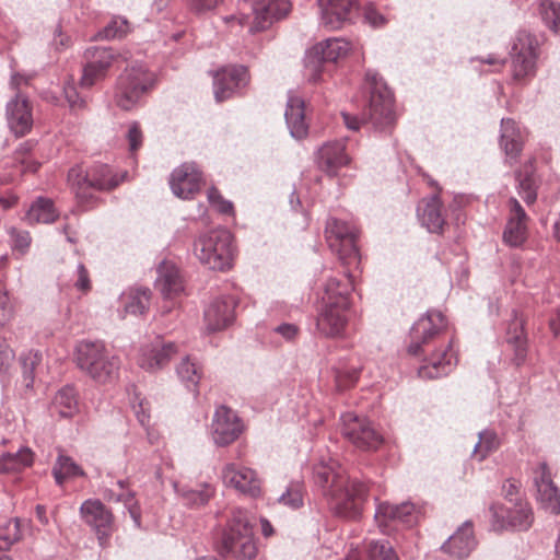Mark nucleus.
<instances>
[{
  "instance_id": "3c124183",
  "label": "nucleus",
  "mask_w": 560,
  "mask_h": 560,
  "mask_svg": "<svg viewBox=\"0 0 560 560\" xmlns=\"http://www.w3.org/2000/svg\"><path fill=\"white\" fill-rule=\"evenodd\" d=\"M369 560H399L392 544L386 539L372 540L368 549Z\"/></svg>"
},
{
  "instance_id": "69168bd1",
  "label": "nucleus",
  "mask_w": 560,
  "mask_h": 560,
  "mask_svg": "<svg viewBox=\"0 0 560 560\" xmlns=\"http://www.w3.org/2000/svg\"><path fill=\"white\" fill-rule=\"evenodd\" d=\"M135 415L139 423L147 428L150 423V413L148 409V402L144 399H140L137 405H132Z\"/></svg>"
},
{
  "instance_id": "9b49d317",
  "label": "nucleus",
  "mask_w": 560,
  "mask_h": 560,
  "mask_svg": "<svg viewBox=\"0 0 560 560\" xmlns=\"http://www.w3.org/2000/svg\"><path fill=\"white\" fill-rule=\"evenodd\" d=\"M351 49V43L342 37H330L310 48L304 57V75L312 83H317L326 63L343 59Z\"/></svg>"
},
{
  "instance_id": "412c9836",
  "label": "nucleus",
  "mask_w": 560,
  "mask_h": 560,
  "mask_svg": "<svg viewBox=\"0 0 560 560\" xmlns=\"http://www.w3.org/2000/svg\"><path fill=\"white\" fill-rule=\"evenodd\" d=\"M249 74L244 66H226L213 75V93L217 102H223L236 94L248 84Z\"/></svg>"
},
{
  "instance_id": "b1692460",
  "label": "nucleus",
  "mask_w": 560,
  "mask_h": 560,
  "mask_svg": "<svg viewBox=\"0 0 560 560\" xmlns=\"http://www.w3.org/2000/svg\"><path fill=\"white\" fill-rule=\"evenodd\" d=\"M504 351L516 366L525 363L528 353L527 336L524 331V320L516 310H512L505 330Z\"/></svg>"
},
{
  "instance_id": "c03bdc74",
  "label": "nucleus",
  "mask_w": 560,
  "mask_h": 560,
  "mask_svg": "<svg viewBox=\"0 0 560 560\" xmlns=\"http://www.w3.org/2000/svg\"><path fill=\"white\" fill-rule=\"evenodd\" d=\"M478 438L479 440L474 447V455L479 462H482L500 447V438L495 431L490 429L480 431Z\"/></svg>"
},
{
  "instance_id": "13d9d810",
  "label": "nucleus",
  "mask_w": 560,
  "mask_h": 560,
  "mask_svg": "<svg viewBox=\"0 0 560 560\" xmlns=\"http://www.w3.org/2000/svg\"><path fill=\"white\" fill-rule=\"evenodd\" d=\"M364 21L374 28H380L386 25L387 19L383 15L372 2H368L363 7Z\"/></svg>"
},
{
  "instance_id": "49530a36",
  "label": "nucleus",
  "mask_w": 560,
  "mask_h": 560,
  "mask_svg": "<svg viewBox=\"0 0 560 560\" xmlns=\"http://www.w3.org/2000/svg\"><path fill=\"white\" fill-rule=\"evenodd\" d=\"M19 360L22 368L25 387L31 388L35 380L36 368L42 362L43 355L38 350H28L21 353Z\"/></svg>"
},
{
  "instance_id": "72a5a7b5",
  "label": "nucleus",
  "mask_w": 560,
  "mask_h": 560,
  "mask_svg": "<svg viewBox=\"0 0 560 560\" xmlns=\"http://www.w3.org/2000/svg\"><path fill=\"white\" fill-rule=\"evenodd\" d=\"M536 160L529 158L522 167L515 172L516 190L527 206L537 200L540 179L536 174Z\"/></svg>"
},
{
  "instance_id": "5701e85b",
  "label": "nucleus",
  "mask_w": 560,
  "mask_h": 560,
  "mask_svg": "<svg viewBox=\"0 0 560 560\" xmlns=\"http://www.w3.org/2000/svg\"><path fill=\"white\" fill-rule=\"evenodd\" d=\"M508 205L509 217L503 230L502 240L505 245L518 248L527 240L529 218L516 198L511 197Z\"/></svg>"
},
{
  "instance_id": "603ef678",
  "label": "nucleus",
  "mask_w": 560,
  "mask_h": 560,
  "mask_svg": "<svg viewBox=\"0 0 560 560\" xmlns=\"http://www.w3.org/2000/svg\"><path fill=\"white\" fill-rule=\"evenodd\" d=\"M130 23L124 16H114L103 28L102 35L106 39H121L130 32Z\"/></svg>"
},
{
  "instance_id": "1a4fd4ad",
  "label": "nucleus",
  "mask_w": 560,
  "mask_h": 560,
  "mask_svg": "<svg viewBox=\"0 0 560 560\" xmlns=\"http://www.w3.org/2000/svg\"><path fill=\"white\" fill-rule=\"evenodd\" d=\"M155 73L143 63L128 66L117 78L115 103L124 110L139 106L143 97L154 88Z\"/></svg>"
},
{
  "instance_id": "774afa93",
  "label": "nucleus",
  "mask_w": 560,
  "mask_h": 560,
  "mask_svg": "<svg viewBox=\"0 0 560 560\" xmlns=\"http://www.w3.org/2000/svg\"><path fill=\"white\" fill-rule=\"evenodd\" d=\"M69 43H70V37L66 36L62 33L61 27L58 25L55 31L54 38H52V45L55 46L56 49H63L69 46Z\"/></svg>"
},
{
  "instance_id": "f03ea898",
  "label": "nucleus",
  "mask_w": 560,
  "mask_h": 560,
  "mask_svg": "<svg viewBox=\"0 0 560 560\" xmlns=\"http://www.w3.org/2000/svg\"><path fill=\"white\" fill-rule=\"evenodd\" d=\"M313 481L335 515L346 520L362 515L370 492L368 481L347 476L332 459L314 465Z\"/></svg>"
},
{
  "instance_id": "a211bd4d",
  "label": "nucleus",
  "mask_w": 560,
  "mask_h": 560,
  "mask_svg": "<svg viewBox=\"0 0 560 560\" xmlns=\"http://www.w3.org/2000/svg\"><path fill=\"white\" fill-rule=\"evenodd\" d=\"M243 429V421L236 411L224 405L217 407L209 431L217 446L223 447L233 443L242 434Z\"/></svg>"
},
{
  "instance_id": "a878e982",
  "label": "nucleus",
  "mask_w": 560,
  "mask_h": 560,
  "mask_svg": "<svg viewBox=\"0 0 560 560\" xmlns=\"http://www.w3.org/2000/svg\"><path fill=\"white\" fill-rule=\"evenodd\" d=\"M534 483L537 489V501L551 514H560V492L551 479L547 463H539L534 471Z\"/></svg>"
},
{
  "instance_id": "2f4dec72",
  "label": "nucleus",
  "mask_w": 560,
  "mask_h": 560,
  "mask_svg": "<svg viewBox=\"0 0 560 560\" xmlns=\"http://www.w3.org/2000/svg\"><path fill=\"white\" fill-rule=\"evenodd\" d=\"M499 143L505 154V162L512 166L517 162L524 147L523 132L514 119H501Z\"/></svg>"
},
{
  "instance_id": "393cba45",
  "label": "nucleus",
  "mask_w": 560,
  "mask_h": 560,
  "mask_svg": "<svg viewBox=\"0 0 560 560\" xmlns=\"http://www.w3.org/2000/svg\"><path fill=\"white\" fill-rule=\"evenodd\" d=\"M222 479L228 487L250 498H257L261 493L260 479L252 468L234 463L226 464L222 469Z\"/></svg>"
},
{
  "instance_id": "aec40b11",
  "label": "nucleus",
  "mask_w": 560,
  "mask_h": 560,
  "mask_svg": "<svg viewBox=\"0 0 560 560\" xmlns=\"http://www.w3.org/2000/svg\"><path fill=\"white\" fill-rule=\"evenodd\" d=\"M84 57L86 63L83 67L80 85L90 89L107 75L116 54L112 47H90L85 50Z\"/></svg>"
},
{
  "instance_id": "680f3d73",
  "label": "nucleus",
  "mask_w": 560,
  "mask_h": 560,
  "mask_svg": "<svg viewBox=\"0 0 560 560\" xmlns=\"http://www.w3.org/2000/svg\"><path fill=\"white\" fill-rule=\"evenodd\" d=\"M126 137L129 143L130 151L133 152L142 145L143 136L140 126L137 121H133L129 125Z\"/></svg>"
},
{
  "instance_id": "6ab92c4d",
  "label": "nucleus",
  "mask_w": 560,
  "mask_h": 560,
  "mask_svg": "<svg viewBox=\"0 0 560 560\" xmlns=\"http://www.w3.org/2000/svg\"><path fill=\"white\" fill-rule=\"evenodd\" d=\"M238 300L233 294H220L210 300L203 310V322L209 332L226 329L235 319Z\"/></svg>"
},
{
  "instance_id": "c85d7f7f",
  "label": "nucleus",
  "mask_w": 560,
  "mask_h": 560,
  "mask_svg": "<svg viewBox=\"0 0 560 560\" xmlns=\"http://www.w3.org/2000/svg\"><path fill=\"white\" fill-rule=\"evenodd\" d=\"M317 166L329 176H336L338 170L348 165L350 158L346 152V140L327 141L316 151Z\"/></svg>"
},
{
  "instance_id": "423d86ee",
  "label": "nucleus",
  "mask_w": 560,
  "mask_h": 560,
  "mask_svg": "<svg viewBox=\"0 0 560 560\" xmlns=\"http://www.w3.org/2000/svg\"><path fill=\"white\" fill-rule=\"evenodd\" d=\"M78 368L95 382L106 384L118 377L119 358L103 341L82 340L75 347Z\"/></svg>"
},
{
  "instance_id": "e2e57ef3",
  "label": "nucleus",
  "mask_w": 560,
  "mask_h": 560,
  "mask_svg": "<svg viewBox=\"0 0 560 560\" xmlns=\"http://www.w3.org/2000/svg\"><path fill=\"white\" fill-rule=\"evenodd\" d=\"M189 9L198 14L215 9L222 0H186Z\"/></svg>"
},
{
  "instance_id": "a19ab883",
  "label": "nucleus",
  "mask_w": 560,
  "mask_h": 560,
  "mask_svg": "<svg viewBox=\"0 0 560 560\" xmlns=\"http://www.w3.org/2000/svg\"><path fill=\"white\" fill-rule=\"evenodd\" d=\"M176 373L184 386L198 395V385L202 377V369L199 362L192 361L190 357H185L176 368Z\"/></svg>"
},
{
  "instance_id": "f8f14e48",
  "label": "nucleus",
  "mask_w": 560,
  "mask_h": 560,
  "mask_svg": "<svg viewBox=\"0 0 560 560\" xmlns=\"http://www.w3.org/2000/svg\"><path fill=\"white\" fill-rule=\"evenodd\" d=\"M506 506L500 502L490 504L489 522L493 532H527L534 523L535 516L530 504L526 500H517Z\"/></svg>"
},
{
  "instance_id": "0e129e2a",
  "label": "nucleus",
  "mask_w": 560,
  "mask_h": 560,
  "mask_svg": "<svg viewBox=\"0 0 560 560\" xmlns=\"http://www.w3.org/2000/svg\"><path fill=\"white\" fill-rule=\"evenodd\" d=\"M75 273H77L78 278L74 281V287L80 291L90 290L91 282H90L89 272L82 262L78 264Z\"/></svg>"
},
{
  "instance_id": "39448f33",
  "label": "nucleus",
  "mask_w": 560,
  "mask_h": 560,
  "mask_svg": "<svg viewBox=\"0 0 560 560\" xmlns=\"http://www.w3.org/2000/svg\"><path fill=\"white\" fill-rule=\"evenodd\" d=\"M257 551L248 512L240 508L233 509L218 545V552L222 557L236 560H253Z\"/></svg>"
},
{
  "instance_id": "c756f323",
  "label": "nucleus",
  "mask_w": 560,
  "mask_h": 560,
  "mask_svg": "<svg viewBox=\"0 0 560 560\" xmlns=\"http://www.w3.org/2000/svg\"><path fill=\"white\" fill-rule=\"evenodd\" d=\"M322 24L338 30L351 20L355 0H317Z\"/></svg>"
},
{
  "instance_id": "4d7b16f0",
  "label": "nucleus",
  "mask_w": 560,
  "mask_h": 560,
  "mask_svg": "<svg viewBox=\"0 0 560 560\" xmlns=\"http://www.w3.org/2000/svg\"><path fill=\"white\" fill-rule=\"evenodd\" d=\"M207 198L209 203L220 213L230 214L233 212V203L230 200L223 198L219 189L214 186L210 187L207 191Z\"/></svg>"
},
{
  "instance_id": "9d476101",
  "label": "nucleus",
  "mask_w": 560,
  "mask_h": 560,
  "mask_svg": "<svg viewBox=\"0 0 560 560\" xmlns=\"http://www.w3.org/2000/svg\"><path fill=\"white\" fill-rule=\"evenodd\" d=\"M540 45L541 40L536 34L525 30L516 33L510 50L513 83L524 86L536 77Z\"/></svg>"
},
{
  "instance_id": "f3484780",
  "label": "nucleus",
  "mask_w": 560,
  "mask_h": 560,
  "mask_svg": "<svg viewBox=\"0 0 560 560\" xmlns=\"http://www.w3.org/2000/svg\"><path fill=\"white\" fill-rule=\"evenodd\" d=\"M80 515L96 535L98 545L105 547L114 532V515L98 499H86L80 506Z\"/></svg>"
},
{
  "instance_id": "c9c22d12",
  "label": "nucleus",
  "mask_w": 560,
  "mask_h": 560,
  "mask_svg": "<svg viewBox=\"0 0 560 560\" xmlns=\"http://www.w3.org/2000/svg\"><path fill=\"white\" fill-rule=\"evenodd\" d=\"M443 203L438 195H432L417 208L421 225L430 233H442L445 218L442 214Z\"/></svg>"
},
{
  "instance_id": "338daca9",
  "label": "nucleus",
  "mask_w": 560,
  "mask_h": 560,
  "mask_svg": "<svg viewBox=\"0 0 560 560\" xmlns=\"http://www.w3.org/2000/svg\"><path fill=\"white\" fill-rule=\"evenodd\" d=\"M14 358L13 351L8 346L0 347V373H5Z\"/></svg>"
},
{
  "instance_id": "4468645a",
  "label": "nucleus",
  "mask_w": 560,
  "mask_h": 560,
  "mask_svg": "<svg viewBox=\"0 0 560 560\" xmlns=\"http://www.w3.org/2000/svg\"><path fill=\"white\" fill-rule=\"evenodd\" d=\"M325 234L329 248L338 255L342 265L350 266L359 262L360 254L354 225L330 217L326 222Z\"/></svg>"
},
{
  "instance_id": "bf43d9fd",
  "label": "nucleus",
  "mask_w": 560,
  "mask_h": 560,
  "mask_svg": "<svg viewBox=\"0 0 560 560\" xmlns=\"http://www.w3.org/2000/svg\"><path fill=\"white\" fill-rule=\"evenodd\" d=\"M272 332L280 336L285 342L293 343L298 340L301 329L293 323H281L272 328Z\"/></svg>"
},
{
  "instance_id": "bb28decb",
  "label": "nucleus",
  "mask_w": 560,
  "mask_h": 560,
  "mask_svg": "<svg viewBox=\"0 0 560 560\" xmlns=\"http://www.w3.org/2000/svg\"><path fill=\"white\" fill-rule=\"evenodd\" d=\"M177 351L178 347L175 342L156 338L151 346H145L141 349L139 365L141 369L154 373L165 368Z\"/></svg>"
},
{
  "instance_id": "f704fd0d",
  "label": "nucleus",
  "mask_w": 560,
  "mask_h": 560,
  "mask_svg": "<svg viewBox=\"0 0 560 560\" xmlns=\"http://www.w3.org/2000/svg\"><path fill=\"white\" fill-rule=\"evenodd\" d=\"M284 118L290 135L294 139L300 140L306 137L308 125L305 120V103L300 96H288Z\"/></svg>"
},
{
  "instance_id": "dca6fc26",
  "label": "nucleus",
  "mask_w": 560,
  "mask_h": 560,
  "mask_svg": "<svg viewBox=\"0 0 560 560\" xmlns=\"http://www.w3.org/2000/svg\"><path fill=\"white\" fill-rule=\"evenodd\" d=\"M289 0H238L243 15H253L252 33L268 28L273 22L284 18L290 11Z\"/></svg>"
},
{
  "instance_id": "cd10ccee",
  "label": "nucleus",
  "mask_w": 560,
  "mask_h": 560,
  "mask_svg": "<svg viewBox=\"0 0 560 560\" xmlns=\"http://www.w3.org/2000/svg\"><path fill=\"white\" fill-rule=\"evenodd\" d=\"M478 541L471 521H465L441 546L443 552L458 560H464L476 549Z\"/></svg>"
},
{
  "instance_id": "052dcab7",
  "label": "nucleus",
  "mask_w": 560,
  "mask_h": 560,
  "mask_svg": "<svg viewBox=\"0 0 560 560\" xmlns=\"http://www.w3.org/2000/svg\"><path fill=\"white\" fill-rule=\"evenodd\" d=\"M521 485L515 479H506L502 486V495L510 503H515L517 500H524L520 492Z\"/></svg>"
},
{
  "instance_id": "7ed1b4c3",
  "label": "nucleus",
  "mask_w": 560,
  "mask_h": 560,
  "mask_svg": "<svg viewBox=\"0 0 560 560\" xmlns=\"http://www.w3.org/2000/svg\"><path fill=\"white\" fill-rule=\"evenodd\" d=\"M353 289L350 275L342 280L331 277L326 281L316 317V330L320 337H346L352 313L350 296Z\"/></svg>"
},
{
  "instance_id": "f257e3e1",
  "label": "nucleus",
  "mask_w": 560,
  "mask_h": 560,
  "mask_svg": "<svg viewBox=\"0 0 560 560\" xmlns=\"http://www.w3.org/2000/svg\"><path fill=\"white\" fill-rule=\"evenodd\" d=\"M447 319L436 310L427 311L410 328L408 352L423 355L418 375L424 380H434L448 375L457 365V352L453 339L446 338Z\"/></svg>"
},
{
  "instance_id": "0eeeda50",
  "label": "nucleus",
  "mask_w": 560,
  "mask_h": 560,
  "mask_svg": "<svg viewBox=\"0 0 560 560\" xmlns=\"http://www.w3.org/2000/svg\"><path fill=\"white\" fill-rule=\"evenodd\" d=\"M128 176L127 172L117 174L103 163H94L88 170L80 165L72 166L68 172V183L81 202L90 203L93 200L91 190L106 191L116 188ZM86 205L84 209H89Z\"/></svg>"
},
{
  "instance_id": "09e8293b",
  "label": "nucleus",
  "mask_w": 560,
  "mask_h": 560,
  "mask_svg": "<svg viewBox=\"0 0 560 560\" xmlns=\"http://www.w3.org/2000/svg\"><path fill=\"white\" fill-rule=\"evenodd\" d=\"M7 232L10 237L9 242L14 255H19L20 257L26 255L32 244L30 232L14 226H10Z\"/></svg>"
},
{
  "instance_id": "6e6d98bb",
  "label": "nucleus",
  "mask_w": 560,
  "mask_h": 560,
  "mask_svg": "<svg viewBox=\"0 0 560 560\" xmlns=\"http://www.w3.org/2000/svg\"><path fill=\"white\" fill-rule=\"evenodd\" d=\"M63 93L72 113L78 114L79 112L86 109L88 102L79 94L75 85L70 83L66 84Z\"/></svg>"
},
{
  "instance_id": "473e14b6",
  "label": "nucleus",
  "mask_w": 560,
  "mask_h": 560,
  "mask_svg": "<svg viewBox=\"0 0 560 560\" xmlns=\"http://www.w3.org/2000/svg\"><path fill=\"white\" fill-rule=\"evenodd\" d=\"M7 120L15 136H24L31 130L33 117L27 97L16 94L8 102Z\"/></svg>"
},
{
  "instance_id": "4be33fe9",
  "label": "nucleus",
  "mask_w": 560,
  "mask_h": 560,
  "mask_svg": "<svg viewBox=\"0 0 560 560\" xmlns=\"http://www.w3.org/2000/svg\"><path fill=\"white\" fill-rule=\"evenodd\" d=\"M202 182V172L198 165L194 162H186L172 172L170 187L176 197L191 199L200 190Z\"/></svg>"
},
{
  "instance_id": "e433bc0d",
  "label": "nucleus",
  "mask_w": 560,
  "mask_h": 560,
  "mask_svg": "<svg viewBox=\"0 0 560 560\" xmlns=\"http://www.w3.org/2000/svg\"><path fill=\"white\" fill-rule=\"evenodd\" d=\"M151 290L149 288H130L119 296V307L127 315H142L150 306Z\"/></svg>"
},
{
  "instance_id": "5fc2aeb1",
  "label": "nucleus",
  "mask_w": 560,
  "mask_h": 560,
  "mask_svg": "<svg viewBox=\"0 0 560 560\" xmlns=\"http://www.w3.org/2000/svg\"><path fill=\"white\" fill-rule=\"evenodd\" d=\"M15 306L9 291L0 284V328L4 327L14 317Z\"/></svg>"
},
{
  "instance_id": "7c9ffc66",
  "label": "nucleus",
  "mask_w": 560,
  "mask_h": 560,
  "mask_svg": "<svg viewBox=\"0 0 560 560\" xmlns=\"http://www.w3.org/2000/svg\"><path fill=\"white\" fill-rule=\"evenodd\" d=\"M155 288L165 300L179 296L185 290L184 277L172 261L163 260L156 268Z\"/></svg>"
},
{
  "instance_id": "20e7f679",
  "label": "nucleus",
  "mask_w": 560,
  "mask_h": 560,
  "mask_svg": "<svg viewBox=\"0 0 560 560\" xmlns=\"http://www.w3.org/2000/svg\"><path fill=\"white\" fill-rule=\"evenodd\" d=\"M365 86L369 90V107L363 113V118L342 112V120L349 130L357 131L363 121L370 122L374 131L387 135L392 131L395 114L393 93L383 78L373 70L365 72Z\"/></svg>"
},
{
  "instance_id": "de8ad7c7",
  "label": "nucleus",
  "mask_w": 560,
  "mask_h": 560,
  "mask_svg": "<svg viewBox=\"0 0 560 560\" xmlns=\"http://www.w3.org/2000/svg\"><path fill=\"white\" fill-rule=\"evenodd\" d=\"M278 502L293 511L301 509L304 504V483L291 481L278 498Z\"/></svg>"
},
{
  "instance_id": "ddd939ff",
  "label": "nucleus",
  "mask_w": 560,
  "mask_h": 560,
  "mask_svg": "<svg viewBox=\"0 0 560 560\" xmlns=\"http://www.w3.org/2000/svg\"><path fill=\"white\" fill-rule=\"evenodd\" d=\"M339 428L342 436L362 451H376L384 442L371 420L354 411L340 415Z\"/></svg>"
},
{
  "instance_id": "8fccbe9b",
  "label": "nucleus",
  "mask_w": 560,
  "mask_h": 560,
  "mask_svg": "<svg viewBox=\"0 0 560 560\" xmlns=\"http://www.w3.org/2000/svg\"><path fill=\"white\" fill-rule=\"evenodd\" d=\"M361 373V366L348 365L339 362L335 369V378L339 388H348L357 383Z\"/></svg>"
},
{
  "instance_id": "79ce46f5",
  "label": "nucleus",
  "mask_w": 560,
  "mask_h": 560,
  "mask_svg": "<svg viewBox=\"0 0 560 560\" xmlns=\"http://www.w3.org/2000/svg\"><path fill=\"white\" fill-rule=\"evenodd\" d=\"M58 218V213L54 207V202L44 197H38L30 207L25 214V219L28 223H45L49 224L55 222Z\"/></svg>"
},
{
  "instance_id": "2eb2a0df",
  "label": "nucleus",
  "mask_w": 560,
  "mask_h": 560,
  "mask_svg": "<svg viewBox=\"0 0 560 560\" xmlns=\"http://www.w3.org/2000/svg\"><path fill=\"white\" fill-rule=\"evenodd\" d=\"M375 502L374 520L384 534L390 535L395 530L411 528L418 523L420 510L411 501L393 504L387 501L378 502L375 498Z\"/></svg>"
},
{
  "instance_id": "a18cd8bd",
  "label": "nucleus",
  "mask_w": 560,
  "mask_h": 560,
  "mask_svg": "<svg viewBox=\"0 0 560 560\" xmlns=\"http://www.w3.org/2000/svg\"><path fill=\"white\" fill-rule=\"evenodd\" d=\"M542 23L556 35H560V3L553 0H537Z\"/></svg>"
},
{
  "instance_id": "864d4df0",
  "label": "nucleus",
  "mask_w": 560,
  "mask_h": 560,
  "mask_svg": "<svg viewBox=\"0 0 560 560\" xmlns=\"http://www.w3.org/2000/svg\"><path fill=\"white\" fill-rule=\"evenodd\" d=\"M22 538L21 521L18 517L10 518L4 525L0 526V540L7 545V549Z\"/></svg>"
},
{
  "instance_id": "58836bf2",
  "label": "nucleus",
  "mask_w": 560,
  "mask_h": 560,
  "mask_svg": "<svg viewBox=\"0 0 560 560\" xmlns=\"http://www.w3.org/2000/svg\"><path fill=\"white\" fill-rule=\"evenodd\" d=\"M51 475L58 487H63L69 479L86 476L83 468L71 456L65 454L62 450L58 452L51 468Z\"/></svg>"
},
{
  "instance_id": "37998d69",
  "label": "nucleus",
  "mask_w": 560,
  "mask_h": 560,
  "mask_svg": "<svg viewBox=\"0 0 560 560\" xmlns=\"http://www.w3.org/2000/svg\"><path fill=\"white\" fill-rule=\"evenodd\" d=\"M34 453L28 447H21L15 453H4L0 456V474L20 471L32 466Z\"/></svg>"
},
{
  "instance_id": "ea45409f",
  "label": "nucleus",
  "mask_w": 560,
  "mask_h": 560,
  "mask_svg": "<svg viewBox=\"0 0 560 560\" xmlns=\"http://www.w3.org/2000/svg\"><path fill=\"white\" fill-rule=\"evenodd\" d=\"M173 488L182 503L190 509L206 505L214 494V489L209 483H202L199 488L192 489L174 481Z\"/></svg>"
},
{
  "instance_id": "4c0bfd02",
  "label": "nucleus",
  "mask_w": 560,
  "mask_h": 560,
  "mask_svg": "<svg viewBox=\"0 0 560 560\" xmlns=\"http://www.w3.org/2000/svg\"><path fill=\"white\" fill-rule=\"evenodd\" d=\"M49 410L62 419H70L79 411L78 393L72 385L61 387L54 396Z\"/></svg>"
},
{
  "instance_id": "6e6552de",
  "label": "nucleus",
  "mask_w": 560,
  "mask_h": 560,
  "mask_svg": "<svg viewBox=\"0 0 560 560\" xmlns=\"http://www.w3.org/2000/svg\"><path fill=\"white\" fill-rule=\"evenodd\" d=\"M194 253L209 269L229 270L234 259L233 235L224 228L203 233L194 242Z\"/></svg>"
}]
</instances>
